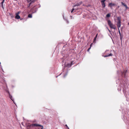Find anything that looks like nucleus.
<instances>
[{"mask_svg":"<svg viewBox=\"0 0 129 129\" xmlns=\"http://www.w3.org/2000/svg\"><path fill=\"white\" fill-rule=\"evenodd\" d=\"M26 125L27 129H32L34 128L35 129H43V126L41 125L37 124H31L29 123L26 124Z\"/></svg>","mask_w":129,"mask_h":129,"instance_id":"nucleus-1","label":"nucleus"},{"mask_svg":"<svg viewBox=\"0 0 129 129\" xmlns=\"http://www.w3.org/2000/svg\"><path fill=\"white\" fill-rule=\"evenodd\" d=\"M108 25L109 26L110 28L114 29H115L116 28L115 25H113V24L111 23L110 20H108Z\"/></svg>","mask_w":129,"mask_h":129,"instance_id":"nucleus-2","label":"nucleus"},{"mask_svg":"<svg viewBox=\"0 0 129 129\" xmlns=\"http://www.w3.org/2000/svg\"><path fill=\"white\" fill-rule=\"evenodd\" d=\"M127 85V84H123V91L124 92V93L125 95V92H126V88H127V87H126V86Z\"/></svg>","mask_w":129,"mask_h":129,"instance_id":"nucleus-3","label":"nucleus"},{"mask_svg":"<svg viewBox=\"0 0 129 129\" xmlns=\"http://www.w3.org/2000/svg\"><path fill=\"white\" fill-rule=\"evenodd\" d=\"M19 13L20 12H18L16 14V15L15 17V19H18L20 18V16L19 15Z\"/></svg>","mask_w":129,"mask_h":129,"instance_id":"nucleus-4","label":"nucleus"},{"mask_svg":"<svg viewBox=\"0 0 129 129\" xmlns=\"http://www.w3.org/2000/svg\"><path fill=\"white\" fill-rule=\"evenodd\" d=\"M82 3V1L80 2H79V3H77L73 6V7H74L76 6H78L80 5H81Z\"/></svg>","mask_w":129,"mask_h":129,"instance_id":"nucleus-5","label":"nucleus"},{"mask_svg":"<svg viewBox=\"0 0 129 129\" xmlns=\"http://www.w3.org/2000/svg\"><path fill=\"white\" fill-rule=\"evenodd\" d=\"M115 5L114 3H110L108 5V6L109 7H110L111 8L112 6H114Z\"/></svg>","mask_w":129,"mask_h":129,"instance_id":"nucleus-6","label":"nucleus"},{"mask_svg":"<svg viewBox=\"0 0 129 129\" xmlns=\"http://www.w3.org/2000/svg\"><path fill=\"white\" fill-rule=\"evenodd\" d=\"M72 63V62H71L70 63H68L67 65H65V67L68 68H70L71 67Z\"/></svg>","mask_w":129,"mask_h":129,"instance_id":"nucleus-7","label":"nucleus"},{"mask_svg":"<svg viewBox=\"0 0 129 129\" xmlns=\"http://www.w3.org/2000/svg\"><path fill=\"white\" fill-rule=\"evenodd\" d=\"M121 4L122 5H123L126 8V9H129V8H128L126 4H125V3H124L122 2L121 3Z\"/></svg>","mask_w":129,"mask_h":129,"instance_id":"nucleus-8","label":"nucleus"},{"mask_svg":"<svg viewBox=\"0 0 129 129\" xmlns=\"http://www.w3.org/2000/svg\"><path fill=\"white\" fill-rule=\"evenodd\" d=\"M121 23V22H117V26L118 29H119V28L120 27Z\"/></svg>","mask_w":129,"mask_h":129,"instance_id":"nucleus-9","label":"nucleus"},{"mask_svg":"<svg viewBox=\"0 0 129 129\" xmlns=\"http://www.w3.org/2000/svg\"><path fill=\"white\" fill-rule=\"evenodd\" d=\"M8 93L9 94V97L10 98V99L12 100V101L13 102H14V101L12 99V96H11V95L10 93L9 92V91H8Z\"/></svg>","mask_w":129,"mask_h":129,"instance_id":"nucleus-10","label":"nucleus"},{"mask_svg":"<svg viewBox=\"0 0 129 129\" xmlns=\"http://www.w3.org/2000/svg\"><path fill=\"white\" fill-rule=\"evenodd\" d=\"M117 20H118V22H121V17H117Z\"/></svg>","mask_w":129,"mask_h":129,"instance_id":"nucleus-11","label":"nucleus"},{"mask_svg":"<svg viewBox=\"0 0 129 129\" xmlns=\"http://www.w3.org/2000/svg\"><path fill=\"white\" fill-rule=\"evenodd\" d=\"M112 55V54L111 53H110L109 55H107L104 56V57H107L109 56H111Z\"/></svg>","mask_w":129,"mask_h":129,"instance_id":"nucleus-12","label":"nucleus"},{"mask_svg":"<svg viewBox=\"0 0 129 129\" xmlns=\"http://www.w3.org/2000/svg\"><path fill=\"white\" fill-rule=\"evenodd\" d=\"M101 3L102 7L103 8H105L106 6L105 3Z\"/></svg>","mask_w":129,"mask_h":129,"instance_id":"nucleus-13","label":"nucleus"},{"mask_svg":"<svg viewBox=\"0 0 129 129\" xmlns=\"http://www.w3.org/2000/svg\"><path fill=\"white\" fill-rule=\"evenodd\" d=\"M5 1V0H3V1L1 3V6L2 7V8H4V6L3 5V4L4 3V2Z\"/></svg>","mask_w":129,"mask_h":129,"instance_id":"nucleus-14","label":"nucleus"},{"mask_svg":"<svg viewBox=\"0 0 129 129\" xmlns=\"http://www.w3.org/2000/svg\"><path fill=\"white\" fill-rule=\"evenodd\" d=\"M120 35V40H121V41H122V38L123 37V36H122L121 34V35Z\"/></svg>","mask_w":129,"mask_h":129,"instance_id":"nucleus-15","label":"nucleus"},{"mask_svg":"<svg viewBox=\"0 0 129 129\" xmlns=\"http://www.w3.org/2000/svg\"><path fill=\"white\" fill-rule=\"evenodd\" d=\"M28 17L29 18H31L32 17V15L31 14H29L28 15Z\"/></svg>","mask_w":129,"mask_h":129,"instance_id":"nucleus-16","label":"nucleus"},{"mask_svg":"<svg viewBox=\"0 0 129 129\" xmlns=\"http://www.w3.org/2000/svg\"><path fill=\"white\" fill-rule=\"evenodd\" d=\"M106 16L107 17H109L110 16V15L109 14H107Z\"/></svg>","mask_w":129,"mask_h":129,"instance_id":"nucleus-17","label":"nucleus"},{"mask_svg":"<svg viewBox=\"0 0 129 129\" xmlns=\"http://www.w3.org/2000/svg\"><path fill=\"white\" fill-rule=\"evenodd\" d=\"M32 4V2H31L30 3H29V5H28L27 7H29V6H30Z\"/></svg>","mask_w":129,"mask_h":129,"instance_id":"nucleus-18","label":"nucleus"},{"mask_svg":"<svg viewBox=\"0 0 129 129\" xmlns=\"http://www.w3.org/2000/svg\"><path fill=\"white\" fill-rule=\"evenodd\" d=\"M96 38H97L95 37L94 38V39H93V42H95V41H96Z\"/></svg>","mask_w":129,"mask_h":129,"instance_id":"nucleus-19","label":"nucleus"},{"mask_svg":"<svg viewBox=\"0 0 129 129\" xmlns=\"http://www.w3.org/2000/svg\"><path fill=\"white\" fill-rule=\"evenodd\" d=\"M68 72H67L65 74H64L63 76V77L65 78L66 76L67 75Z\"/></svg>","mask_w":129,"mask_h":129,"instance_id":"nucleus-20","label":"nucleus"},{"mask_svg":"<svg viewBox=\"0 0 129 129\" xmlns=\"http://www.w3.org/2000/svg\"><path fill=\"white\" fill-rule=\"evenodd\" d=\"M106 1V0H102L101 1V3H105V2Z\"/></svg>","mask_w":129,"mask_h":129,"instance_id":"nucleus-21","label":"nucleus"},{"mask_svg":"<svg viewBox=\"0 0 129 129\" xmlns=\"http://www.w3.org/2000/svg\"><path fill=\"white\" fill-rule=\"evenodd\" d=\"M37 9H36V10H35V11H33V13H34L36 12H37Z\"/></svg>","mask_w":129,"mask_h":129,"instance_id":"nucleus-22","label":"nucleus"},{"mask_svg":"<svg viewBox=\"0 0 129 129\" xmlns=\"http://www.w3.org/2000/svg\"><path fill=\"white\" fill-rule=\"evenodd\" d=\"M118 32H119V35H121V34L120 33V30H119V29H118Z\"/></svg>","mask_w":129,"mask_h":129,"instance_id":"nucleus-23","label":"nucleus"},{"mask_svg":"<svg viewBox=\"0 0 129 129\" xmlns=\"http://www.w3.org/2000/svg\"><path fill=\"white\" fill-rule=\"evenodd\" d=\"M63 18L64 19V18L63 17ZM65 19V20L67 21V23H69V22L67 20V18H66Z\"/></svg>","mask_w":129,"mask_h":129,"instance_id":"nucleus-24","label":"nucleus"},{"mask_svg":"<svg viewBox=\"0 0 129 129\" xmlns=\"http://www.w3.org/2000/svg\"><path fill=\"white\" fill-rule=\"evenodd\" d=\"M91 47H90L87 50V51L88 52H89L90 50V49L91 48Z\"/></svg>","mask_w":129,"mask_h":129,"instance_id":"nucleus-25","label":"nucleus"},{"mask_svg":"<svg viewBox=\"0 0 129 129\" xmlns=\"http://www.w3.org/2000/svg\"><path fill=\"white\" fill-rule=\"evenodd\" d=\"M127 72V71L126 70V71L124 73V75L125 76V74H126V73Z\"/></svg>","mask_w":129,"mask_h":129,"instance_id":"nucleus-26","label":"nucleus"},{"mask_svg":"<svg viewBox=\"0 0 129 129\" xmlns=\"http://www.w3.org/2000/svg\"><path fill=\"white\" fill-rule=\"evenodd\" d=\"M65 126L67 127V128H68V129H69V127H68V126L67 125V124H66L65 125Z\"/></svg>","mask_w":129,"mask_h":129,"instance_id":"nucleus-27","label":"nucleus"},{"mask_svg":"<svg viewBox=\"0 0 129 129\" xmlns=\"http://www.w3.org/2000/svg\"><path fill=\"white\" fill-rule=\"evenodd\" d=\"M98 34H96V36H95V37H96V38H97V36H98Z\"/></svg>","mask_w":129,"mask_h":129,"instance_id":"nucleus-28","label":"nucleus"},{"mask_svg":"<svg viewBox=\"0 0 129 129\" xmlns=\"http://www.w3.org/2000/svg\"><path fill=\"white\" fill-rule=\"evenodd\" d=\"M74 8H73V9H72V11H71V12L72 13L73 11H74Z\"/></svg>","mask_w":129,"mask_h":129,"instance_id":"nucleus-29","label":"nucleus"},{"mask_svg":"<svg viewBox=\"0 0 129 129\" xmlns=\"http://www.w3.org/2000/svg\"><path fill=\"white\" fill-rule=\"evenodd\" d=\"M92 43H91V44L90 45V47H91V46H92Z\"/></svg>","mask_w":129,"mask_h":129,"instance_id":"nucleus-30","label":"nucleus"},{"mask_svg":"<svg viewBox=\"0 0 129 129\" xmlns=\"http://www.w3.org/2000/svg\"><path fill=\"white\" fill-rule=\"evenodd\" d=\"M58 76H56V78H57V77H58Z\"/></svg>","mask_w":129,"mask_h":129,"instance_id":"nucleus-31","label":"nucleus"},{"mask_svg":"<svg viewBox=\"0 0 129 129\" xmlns=\"http://www.w3.org/2000/svg\"><path fill=\"white\" fill-rule=\"evenodd\" d=\"M109 30V31L110 32V31L109 30Z\"/></svg>","mask_w":129,"mask_h":129,"instance_id":"nucleus-32","label":"nucleus"},{"mask_svg":"<svg viewBox=\"0 0 129 129\" xmlns=\"http://www.w3.org/2000/svg\"><path fill=\"white\" fill-rule=\"evenodd\" d=\"M61 74H61H59V75H60Z\"/></svg>","mask_w":129,"mask_h":129,"instance_id":"nucleus-33","label":"nucleus"},{"mask_svg":"<svg viewBox=\"0 0 129 129\" xmlns=\"http://www.w3.org/2000/svg\"><path fill=\"white\" fill-rule=\"evenodd\" d=\"M128 25H129V22L128 23Z\"/></svg>","mask_w":129,"mask_h":129,"instance_id":"nucleus-34","label":"nucleus"},{"mask_svg":"<svg viewBox=\"0 0 129 129\" xmlns=\"http://www.w3.org/2000/svg\"><path fill=\"white\" fill-rule=\"evenodd\" d=\"M40 6H40H40H39V7H40Z\"/></svg>","mask_w":129,"mask_h":129,"instance_id":"nucleus-35","label":"nucleus"}]
</instances>
